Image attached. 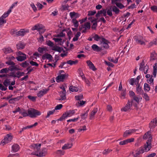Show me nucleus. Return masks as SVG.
Segmentation results:
<instances>
[{
  "label": "nucleus",
  "instance_id": "1",
  "mask_svg": "<svg viewBox=\"0 0 157 157\" xmlns=\"http://www.w3.org/2000/svg\"><path fill=\"white\" fill-rule=\"evenodd\" d=\"M34 152H33L32 154L38 156H43L47 154V150L45 148H43L41 151L39 150L41 144H35Z\"/></svg>",
  "mask_w": 157,
  "mask_h": 157
},
{
  "label": "nucleus",
  "instance_id": "2",
  "mask_svg": "<svg viewBox=\"0 0 157 157\" xmlns=\"http://www.w3.org/2000/svg\"><path fill=\"white\" fill-rule=\"evenodd\" d=\"M28 113L29 116L32 118L35 117L41 114V113L40 111L32 108L29 109L28 110Z\"/></svg>",
  "mask_w": 157,
  "mask_h": 157
},
{
  "label": "nucleus",
  "instance_id": "3",
  "mask_svg": "<svg viewBox=\"0 0 157 157\" xmlns=\"http://www.w3.org/2000/svg\"><path fill=\"white\" fill-rule=\"evenodd\" d=\"M133 102V101L132 100H128L127 103L125 106L121 109V111L125 112L130 111L132 109Z\"/></svg>",
  "mask_w": 157,
  "mask_h": 157
},
{
  "label": "nucleus",
  "instance_id": "4",
  "mask_svg": "<svg viewBox=\"0 0 157 157\" xmlns=\"http://www.w3.org/2000/svg\"><path fill=\"white\" fill-rule=\"evenodd\" d=\"M147 145H145L144 147H141L138 152L136 153V154H137L138 155L144 152L148 151L151 148V144H148L147 142Z\"/></svg>",
  "mask_w": 157,
  "mask_h": 157
},
{
  "label": "nucleus",
  "instance_id": "5",
  "mask_svg": "<svg viewBox=\"0 0 157 157\" xmlns=\"http://www.w3.org/2000/svg\"><path fill=\"white\" fill-rule=\"evenodd\" d=\"M133 39L137 44L140 45L145 44L144 40L141 36H135L133 37Z\"/></svg>",
  "mask_w": 157,
  "mask_h": 157
},
{
  "label": "nucleus",
  "instance_id": "6",
  "mask_svg": "<svg viewBox=\"0 0 157 157\" xmlns=\"http://www.w3.org/2000/svg\"><path fill=\"white\" fill-rule=\"evenodd\" d=\"M13 138V136L11 133L7 134L5 137L4 139L2 141V144L4 145L10 142Z\"/></svg>",
  "mask_w": 157,
  "mask_h": 157
},
{
  "label": "nucleus",
  "instance_id": "7",
  "mask_svg": "<svg viewBox=\"0 0 157 157\" xmlns=\"http://www.w3.org/2000/svg\"><path fill=\"white\" fill-rule=\"evenodd\" d=\"M90 28V24L89 22H86L84 25H82L81 27H79V30H82V33H84L86 32V30Z\"/></svg>",
  "mask_w": 157,
  "mask_h": 157
},
{
  "label": "nucleus",
  "instance_id": "8",
  "mask_svg": "<svg viewBox=\"0 0 157 157\" xmlns=\"http://www.w3.org/2000/svg\"><path fill=\"white\" fill-rule=\"evenodd\" d=\"M101 44L102 46L105 48H109V44L110 43L108 40L105 38H102Z\"/></svg>",
  "mask_w": 157,
  "mask_h": 157
},
{
  "label": "nucleus",
  "instance_id": "9",
  "mask_svg": "<svg viewBox=\"0 0 157 157\" xmlns=\"http://www.w3.org/2000/svg\"><path fill=\"white\" fill-rule=\"evenodd\" d=\"M137 131V130L136 129H132L127 130L124 132L123 134V136L124 137H128Z\"/></svg>",
  "mask_w": 157,
  "mask_h": 157
},
{
  "label": "nucleus",
  "instance_id": "10",
  "mask_svg": "<svg viewBox=\"0 0 157 157\" xmlns=\"http://www.w3.org/2000/svg\"><path fill=\"white\" fill-rule=\"evenodd\" d=\"M82 77L86 84L88 86H90L91 85L93 84V80L92 78H90L89 79H86L85 78L84 76H83L82 75Z\"/></svg>",
  "mask_w": 157,
  "mask_h": 157
},
{
  "label": "nucleus",
  "instance_id": "11",
  "mask_svg": "<svg viewBox=\"0 0 157 157\" xmlns=\"http://www.w3.org/2000/svg\"><path fill=\"white\" fill-rule=\"evenodd\" d=\"M29 32V30L27 29H22L20 30L17 31V36H23L26 33Z\"/></svg>",
  "mask_w": 157,
  "mask_h": 157
},
{
  "label": "nucleus",
  "instance_id": "12",
  "mask_svg": "<svg viewBox=\"0 0 157 157\" xmlns=\"http://www.w3.org/2000/svg\"><path fill=\"white\" fill-rule=\"evenodd\" d=\"M157 125V117L154 119L149 123V127L150 128H153Z\"/></svg>",
  "mask_w": 157,
  "mask_h": 157
},
{
  "label": "nucleus",
  "instance_id": "13",
  "mask_svg": "<svg viewBox=\"0 0 157 157\" xmlns=\"http://www.w3.org/2000/svg\"><path fill=\"white\" fill-rule=\"evenodd\" d=\"M48 91V90L46 89H43L39 91L37 94V96L39 97H41L44 95L46 94Z\"/></svg>",
  "mask_w": 157,
  "mask_h": 157
},
{
  "label": "nucleus",
  "instance_id": "14",
  "mask_svg": "<svg viewBox=\"0 0 157 157\" xmlns=\"http://www.w3.org/2000/svg\"><path fill=\"white\" fill-rule=\"evenodd\" d=\"M43 59H48L49 60V62H51L53 59L52 56L50 54L48 53H45L42 56Z\"/></svg>",
  "mask_w": 157,
  "mask_h": 157
},
{
  "label": "nucleus",
  "instance_id": "15",
  "mask_svg": "<svg viewBox=\"0 0 157 157\" xmlns=\"http://www.w3.org/2000/svg\"><path fill=\"white\" fill-rule=\"evenodd\" d=\"M98 110V109L97 108H94L93 110L92 111L90 115V119L92 120L94 119V115L97 113Z\"/></svg>",
  "mask_w": 157,
  "mask_h": 157
},
{
  "label": "nucleus",
  "instance_id": "16",
  "mask_svg": "<svg viewBox=\"0 0 157 157\" xmlns=\"http://www.w3.org/2000/svg\"><path fill=\"white\" fill-rule=\"evenodd\" d=\"M60 98L58 99L59 100H63L66 99V91L60 92L59 93Z\"/></svg>",
  "mask_w": 157,
  "mask_h": 157
},
{
  "label": "nucleus",
  "instance_id": "17",
  "mask_svg": "<svg viewBox=\"0 0 157 157\" xmlns=\"http://www.w3.org/2000/svg\"><path fill=\"white\" fill-rule=\"evenodd\" d=\"M136 92L137 94L140 95L143 93V91L140 84H137L136 87Z\"/></svg>",
  "mask_w": 157,
  "mask_h": 157
},
{
  "label": "nucleus",
  "instance_id": "18",
  "mask_svg": "<svg viewBox=\"0 0 157 157\" xmlns=\"http://www.w3.org/2000/svg\"><path fill=\"white\" fill-rule=\"evenodd\" d=\"M71 18L72 19L78 18L79 17V15L78 13L75 12H71L69 13Z\"/></svg>",
  "mask_w": 157,
  "mask_h": 157
},
{
  "label": "nucleus",
  "instance_id": "19",
  "mask_svg": "<svg viewBox=\"0 0 157 157\" xmlns=\"http://www.w3.org/2000/svg\"><path fill=\"white\" fill-rule=\"evenodd\" d=\"M92 48L94 51L99 52L101 50V47H98L96 44H94L92 45Z\"/></svg>",
  "mask_w": 157,
  "mask_h": 157
},
{
  "label": "nucleus",
  "instance_id": "20",
  "mask_svg": "<svg viewBox=\"0 0 157 157\" xmlns=\"http://www.w3.org/2000/svg\"><path fill=\"white\" fill-rule=\"evenodd\" d=\"M86 63L90 69L94 71L96 70L95 66L91 61L90 60H87L86 61Z\"/></svg>",
  "mask_w": 157,
  "mask_h": 157
},
{
  "label": "nucleus",
  "instance_id": "21",
  "mask_svg": "<svg viewBox=\"0 0 157 157\" xmlns=\"http://www.w3.org/2000/svg\"><path fill=\"white\" fill-rule=\"evenodd\" d=\"M72 146V144L71 143H68L64 144L62 147V149L64 150H66L71 148Z\"/></svg>",
  "mask_w": 157,
  "mask_h": 157
},
{
  "label": "nucleus",
  "instance_id": "22",
  "mask_svg": "<svg viewBox=\"0 0 157 157\" xmlns=\"http://www.w3.org/2000/svg\"><path fill=\"white\" fill-rule=\"evenodd\" d=\"M75 113L74 110H69L66 112L63 116L65 115L66 117H70L73 115Z\"/></svg>",
  "mask_w": 157,
  "mask_h": 157
},
{
  "label": "nucleus",
  "instance_id": "23",
  "mask_svg": "<svg viewBox=\"0 0 157 157\" xmlns=\"http://www.w3.org/2000/svg\"><path fill=\"white\" fill-rule=\"evenodd\" d=\"M42 25H40L39 24H37L34 26H33L31 29L32 30H37L38 31H40V30L41 29V27Z\"/></svg>",
  "mask_w": 157,
  "mask_h": 157
},
{
  "label": "nucleus",
  "instance_id": "24",
  "mask_svg": "<svg viewBox=\"0 0 157 157\" xmlns=\"http://www.w3.org/2000/svg\"><path fill=\"white\" fill-rule=\"evenodd\" d=\"M157 59V55L155 52L153 51L151 54L150 60H154Z\"/></svg>",
  "mask_w": 157,
  "mask_h": 157
},
{
  "label": "nucleus",
  "instance_id": "25",
  "mask_svg": "<svg viewBox=\"0 0 157 157\" xmlns=\"http://www.w3.org/2000/svg\"><path fill=\"white\" fill-rule=\"evenodd\" d=\"M25 44L21 42H19L17 44V47L18 49H22L24 48Z\"/></svg>",
  "mask_w": 157,
  "mask_h": 157
},
{
  "label": "nucleus",
  "instance_id": "26",
  "mask_svg": "<svg viewBox=\"0 0 157 157\" xmlns=\"http://www.w3.org/2000/svg\"><path fill=\"white\" fill-rule=\"evenodd\" d=\"M143 138L144 139H146L147 138L149 139V140H151L152 138L151 135V132L148 131L144 135L143 137Z\"/></svg>",
  "mask_w": 157,
  "mask_h": 157
},
{
  "label": "nucleus",
  "instance_id": "27",
  "mask_svg": "<svg viewBox=\"0 0 157 157\" xmlns=\"http://www.w3.org/2000/svg\"><path fill=\"white\" fill-rule=\"evenodd\" d=\"M16 58L18 61H22L26 59V55H23L22 56H20L16 57Z\"/></svg>",
  "mask_w": 157,
  "mask_h": 157
},
{
  "label": "nucleus",
  "instance_id": "28",
  "mask_svg": "<svg viewBox=\"0 0 157 157\" xmlns=\"http://www.w3.org/2000/svg\"><path fill=\"white\" fill-rule=\"evenodd\" d=\"M52 49L54 51L61 52L62 51V48L59 47L56 45H53L52 47Z\"/></svg>",
  "mask_w": 157,
  "mask_h": 157
},
{
  "label": "nucleus",
  "instance_id": "29",
  "mask_svg": "<svg viewBox=\"0 0 157 157\" xmlns=\"http://www.w3.org/2000/svg\"><path fill=\"white\" fill-rule=\"evenodd\" d=\"M12 151L15 152L18 151L19 149V146L18 144H14L12 146Z\"/></svg>",
  "mask_w": 157,
  "mask_h": 157
},
{
  "label": "nucleus",
  "instance_id": "30",
  "mask_svg": "<svg viewBox=\"0 0 157 157\" xmlns=\"http://www.w3.org/2000/svg\"><path fill=\"white\" fill-rule=\"evenodd\" d=\"M66 75L65 74H60L57 77V80H59V81H63Z\"/></svg>",
  "mask_w": 157,
  "mask_h": 157
},
{
  "label": "nucleus",
  "instance_id": "31",
  "mask_svg": "<svg viewBox=\"0 0 157 157\" xmlns=\"http://www.w3.org/2000/svg\"><path fill=\"white\" fill-rule=\"evenodd\" d=\"M11 79L10 78L6 79L3 82V84L6 86L7 87L9 85L10 83Z\"/></svg>",
  "mask_w": 157,
  "mask_h": 157
},
{
  "label": "nucleus",
  "instance_id": "32",
  "mask_svg": "<svg viewBox=\"0 0 157 157\" xmlns=\"http://www.w3.org/2000/svg\"><path fill=\"white\" fill-rule=\"evenodd\" d=\"M3 51L6 54L10 53L12 51L10 48H5L3 49Z\"/></svg>",
  "mask_w": 157,
  "mask_h": 157
},
{
  "label": "nucleus",
  "instance_id": "33",
  "mask_svg": "<svg viewBox=\"0 0 157 157\" xmlns=\"http://www.w3.org/2000/svg\"><path fill=\"white\" fill-rule=\"evenodd\" d=\"M47 48L46 47H39L38 49V51L40 53H44L46 52Z\"/></svg>",
  "mask_w": 157,
  "mask_h": 157
},
{
  "label": "nucleus",
  "instance_id": "34",
  "mask_svg": "<svg viewBox=\"0 0 157 157\" xmlns=\"http://www.w3.org/2000/svg\"><path fill=\"white\" fill-rule=\"evenodd\" d=\"M92 36L94 40L97 41L100 40L101 38L100 36L95 34H93Z\"/></svg>",
  "mask_w": 157,
  "mask_h": 157
},
{
  "label": "nucleus",
  "instance_id": "35",
  "mask_svg": "<svg viewBox=\"0 0 157 157\" xmlns=\"http://www.w3.org/2000/svg\"><path fill=\"white\" fill-rule=\"evenodd\" d=\"M89 110H88L86 112H85L81 114L80 116L82 119H85L86 118L88 115V113L89 112Z\"/></svg>",
  "mask_w": 157,
  "mask_h": 157
},
{
  "label": "nucleus",
  "instance_id": "36",
  "mask_svg": "<svg viewBox=\"0 0 157 157\" xmlns=\"http://www.w3.org/2000/svg\"><path fill=\"white\" fill-rule=\"evenodd\" d=\"M126 93V90H122L121 92V94L120 97L121 99H124L125 98V97Z\"/></svg>",
  "mask_w": 157,
  "mask_h": 157
},
{
  "label": "nucleus",
  "instance_id": "37",
  "mask_svg": "<svg viewBox=\"0 0 157 157\" xmlns=\"http://www.w3.org/2000/svg\"><path fill=\"white\" fill-rule=\"evenodd\" d=\"M78 63V61L76 60L75 61H72V60H69L67 61V63L68 64H70L71 65H72L74 64H75Z\"/></svg>",
  "mask_w": 157,
  "mask_h": 157
},
{
  "label": "nucleus",
  "instance_id": "38",
  "mask_svg": "<svg viewBox=\"0 0 157 157\" xmlns=\"http://www.w3.org/2000/svg\"><path fill=\"white\" fill-rule=\"evenodd\" d=\"M72 22L75 27L76 28H77L78 27V22L77 20H76V19H72Z\"/></svg>",
  "mask_w": 157,
  "mask_h": 157
},
{
  "label": "nucleus",
  "instance_id": "39",
  "mask_svg": "<svg viewBox=\"0 0 157 157\" xmlns=\"http://www.w3.org/2000/svg\"><path fill=\"white\" fill-rule=\"evenodd\" d=\"M81 33L79 32H78L75 35L73 39V40L74 41H76L78 40V37L80 36Z\"/></svg>",
  "mask_w": 157,
  "mask_h": 157
},
{
  "label": "nucleus",
  "instance_id": "40",
  "mask_svg": "<svg viewBox=\"0 0 157 157\" xmlns=\"http://www.w3.org/2000/svg\"><path fill=\"white\" fill-rule=\"evenodd\" d=\"M133 99L137 103L139 102L142 99V98L140 96H135L133 98Z\"/></svg>",
  "mask_w": 157,
  "mask_h": 157
},
{
  "label": "nucleus",
  "instance_id": "41",
  "mask_svg": "<svg viewBox=\"0 0 157 157\" xmlns=\"http://www.w3.org/2000/svg\"><path fill=\"white\" fill-rule=\"evenodd\" d=\"M20 113L21 114L23 117H26L29 116V113L27 112L26 110L24 109L21 110L20 112Z\"/></svg>",
  "mask_w": 157,
  "mask_h": 157
},
{
  "label": "nucleus",
  "instance_id": "42",
  "mask_svg": "<svg viewBox=\"0 0 157 157\" xmlns=\"http://www.w3.org/2000/svg\"><path fill=\"white\" fill-rule=\"evenodd\" d=\"M144 89L145 91H148L150 90V87L148 84L145 83L144 85Z\"/></svg>",
  "mask_w": 157,
  "mask_h": 157
},
{
  "label": "nucleus",
  "instance_id": "43",
  "mask_svg": "<svg viewBox=\"0 0 157 157\" xmlns=\"http://www.w3.org/2000/svg\"><path fill=\"white\" fill-rule=\"evenodd\" d=\"M12 10L10 9H9L8 10L4 13L1 16L4 18L7 17L9 14L11 12Z\"/></svg>",
  "mask_w": 157,
  "mask_h": 157
},
{
  "label": "nucleus",
  "instance_id": "44",
  "mask_svg": "<svg viewBox=\"0 0 157 157\" xmlns=\"http://www.w3.org/2000/svg\"><path fill=\"white\" fill-rule=\"evenodd\" d=\"M69 89L72 92H77L78 91V88L75 86H71L70 87Z\"/></svg>",
  "mask_w": 157,
  "mask_h": 157
},
{
  "label": "nucleus",
  "instance_id": "45",
  "mask_svg": "<svg viewBox=\"0 0 157 157\" xmlns=\"http://www.w3.org/2000/svg\"><path fill=\"white\" fill-rule=\"evenodd\" d=\"M85 103V101H79L77 102L76 104V105L77 107H79L83 105Z\"/></svg>",
  "mask_w": 157,
  "mask_h": 157
},
{
  "label": "nucleus",
  "instance_id": "46",
  "mask_svg": "<svg viewBox=\"0 0 157 157\" xmlns=\"http://www.w3.org/2000/svg\"><path fill=\"white\" fill-rule=\"evenodd\" d=\"M75 98L76 100L79 101H81L80 100L82 99L83 98V96L82 95L80 94L78 95H76L75 96Z\"/></svg>",
  "mask_w": 157,
  "mask_h": 157
},
{
  "label": "nucleus",
  "instance_id": "47",
  "mask_svg": "<svg viewBox=\"0 0 157 157\" xmlns=\"http://www.w3.org/2000/svg\"><path fill=\"white\" fill-rule=\"evenodd\" d=\"M135 82L136 83L135 84H136L137 83L136 80L134 78H131L129 81V83L132 85H133L134 83Z\"/></svg>",
  "mask_w": 157,
  "mask_h": 157
},
{
  "label": "nucleus",
  "instance_id": "48",
  "mask_svg": "<svg viewBox=\"0 0 157 157\" xmlns=\"http://www.w3.org/2000/svg\"><path fill=\"white\" fill-rule=\"evenodd\" d=\"M145 63L144 61H143L140 65L139 70L141 71L143 70L144 67L145 66Z\"/></svg>",
  "mask_w": 157,
  "mask_h": 157
},
{
  "label": "nucleus",
  "instance_id": "49",
  "mask_svg": "<svg viewBox=\"0 0 157 157\" xmlns=\"http://www.w3.org/2000/svg\"><path fill=\"white\" fill-rule=\"evenodd\" d=\"M38 124V123L37 122L35 123L34 124L27 126L26 127H24L23 128V129H26L28 128H32L33 127H35V126H36Z\"/></svg>",
  "mask_w": 157,
  "mask_h": 157
},
{
  "label": "nucleus",
  "instance_id": "50",
  "mask_svg": "<svg viewBox=\"0 0 157 157\" xmlns=\"http://www.w3.org/2000/svg\"><path fill=\"white\" fill-rule=\"evenodd\" d=\"M112 10L116 14L118 13L120 11L119 9L115 6H114L113 7Z\"/></svg>",
  "mask_w": 157,
  "mask_h": 157
},
{
  "label": "nucleus",
  "instance_id": "51",
  "mask_svg": "<svg viewBox=\"0 0 157 157\" xmlns=\"http://www.w3.org/2000/svg\"><path fill=\"white\" fill-rule=\"evenodd\" d=\"M109 60L111 62H113L114 63H117L118 61V59L116 58L114 60L113 58L112 57H109L108 58Z\"/></svg>",
  "mask_w": 157,
  "mask_h": 157
},
{
  "label": "nucleus",
  "instance_id": "52",
  "mask_svg": "<svg viewBox=\"0 0 157 157\" xmlns=\"http://www.w3.org/2000/svg\"><path fill=\"white\" fill-rule=\"evenodd\" d=\"M149 44L150 46L157 44V39H154Z\"/></svg>",
  "mask_w": 157,
  "mask_h": 157
},
{
  "label": "nucleus",
  "instance_id": "53",
  "mask_svg": "<svg viewBox=\"0 0 157 157\" xmlns=\"http://www.w3.org/2000/svg\"><path fill=\"white\" fill-rule=\"evenodd\" d=\"M153 76L151 75V77L150 78L147 80V81L148 83L150 84H153V82L154 81V78H153Z\"/></svg>",
  "mask_w": 157,
  "mask_h": 157
},
{
  "label": "nucleus",
  "instance_id": "54",
  "mask_svg": "<svg viewBox=\"0 0 157 157\" xmlns=\"http://www.w3.org/2000/svg\"><path fill=\"white\" fill-rule=\"evenodd\" d=\"M4 18L1 17H0V25H2L3 24L5 23L6 22V20L4 19Z\"/></svg>",
  "mask_w": 157,
  "mask_h": 157
},
{
  "label": "nucleus",
  "instance_id": "55",
  "mask_svg": "<svg viewBox=\"0 0 157 157\" xmlns=\"http://www.w3.org/2000/svg\"><path fill=\"white\" fill-rule=\"evenodd\" d=\"M79 117H77L76 118H74L73 119H69V120H67V122H75V121H77L78 120V119H79Z\"/></svg>",
  "mask_w": 157,
  "mask_h": 157
},
{
  "label": "nucleus",
  "instance_id": "56",
  "mask_svg": "<svg viewBox=\"0 0 157 157\" xmlns=\"http://www.w3.org/2000/svg\"><path fill=\"white\" fill-rule=\"evenodd\" d=\"M86 126L84 125L80 127V128L78 129V131L82 132V131H86Z\"/></svg>",
  "mask_w": 157,
  "mask_h": 157
},
{
  "label": "nucleus",
  "instance_id": "57",
  "mask_svg": "<svg viewBox=\"0 0 157 157\" xmlns=\"http://www.w3.org/2000/svg\"><path fill=\"white\" fill-rule=\"evenodd\" d=\"M148 69V66L147 65H146L144 67L143 70L144 74H146L147 73V71Z\"/></svg>",
  "mask_w": 157,
  "mask_h": 157
},
{
  "label": "nucleus",
  "instance_id": "58",
  "mask_svg": "<svg viewBox=\"0 0 157 157\" xmlns=\"http://www.w3.org/2000/svg\"><path fill=\"white\" fill-rule=\"evenodd\" d=\"M29 65V63H27L26 61H25L24 62L20 64V65L23 67H27Z\"/></svg>",
  "mask_w": 157,
  "mask_h": 157
},
{
  "label": "nucleus",
  "instance_id": "59",
  "mask_svg": "<svg viewBox=\"0 0 157 157\" xmlns=\"http://www.w3.org/2000/svg\"><path fill=\"white\" fill-rule=\"evenodd\" d=\"M24 74V72H20L19 71H18L16 73V74L17 75V77L18 78H19L20 77L23 76Z\"/></svg>",
  "mask_w": 157,
  "mask_h": 157
},
{
  "label": "nucleus",
  "instance_id": "60",
  "mask_svg": "<svg viewBox=\"0 0 157 157\" xmlns=\"http://www.w3.org/2000/svg\"><path fill=\"white\" fill-rule=\"evenodd\" d=\"M9 71L8 68H5L1 70L0 72L1 73H7Z\"/></svg>",
  "mask_w": 157,
  "mask_h": 157
},
{
  "label": "nucleus",
  "instance_id": "61",
  "mask_svg": "<svg viewBox=\"0 0 157 157\" xmlns=\"http://www.w3.org/2000/svg\"><path fill=\"white\" fill-rule=\"evenodd\" d=\"M46 43L48 46L51 47H52L54 45L53 43L50 40L47 41L46 42Z\"/></svg>",
  "mask_w": 157,
  "mask_h": 157
},
{
  "label": "nucleus",
  "instance_id": "62",
  "mask_svg": "<svg viewBox=\"0 0 157 157\" xmlns=\"http://www.w3.org/2000/svg\"><path fill=\"white\" fill-rule=\"evenodd\" d=\"M55 110L54 109L52 110L49 111L48 112L47 117H48L50 115L52 114L54 112Z\"/></svg>",
  "mask_w": 157,
  "mask_h": 157
},
{
  "label": "nucleus",
  "instance_id": "63",
  "mask_svg": "<svg viewBox=\"0 0 157 157\" xmlns=\"http://www.w3.org/2000/svg\"><path fill=\"white\" fill-rule=\"evenodd\" d=\"M112 151L111 149H108L105 150L103 152V153L104 155H107Z\"/></svg>",
  "mask_w": 157,
  "mask_h": 157
},
{
  "label": "nucleus",
  "instance_id": "64",
  "mask_svg": "<svg viewBox=\"0 0 157 157\" xmlns=\"http://www.w3.org/2000/svg\"><path fill=\"white\" fill-rule=\"evenodd\" d=\"M36 5L39 10L42 9L43 7V6L42 4L40 3L39 2H37Z\"/></svg>",
  "mask_w": 157,
  "mask_h": 157
}]
</instances>
